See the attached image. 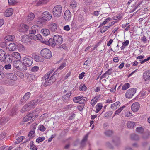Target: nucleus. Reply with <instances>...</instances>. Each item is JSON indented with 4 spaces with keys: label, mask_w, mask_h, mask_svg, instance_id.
Here are the masks:
<instances>
[{
    "label": "nucleus",
    "mask_w": 150,
    "mask_h": 150,
    "mask_svg": "<svg viewBox=\"0 0 150 150\" xmlns=\"http://www.w3.org/2000/svg\"><path fill=\"white\" fill-rule=\"evenodd\" d=\"M59 74L56 71L50 77V74H45L42 78V85L46 87L53 83L57 79Z\"/></svg>",
    "instance_id": "nucleus-1"
},
{
    "label": "nucleus",
    "mask_w": 150,
    "mask_h": 150,
    "mask_svg": "<svg viewBox=\"0 0 150 150\" xmlns=\"http://www.w3.org/2000/svg\"><path fill=\"white\" fill-rule=\"evenodd\" d=\"M63 39L62 37L58 35L54 36L53 38H50L49 40H44L42 41V43L48 45H51L52 47H54L55 45H59L62 43Z\"/></svg>",
    "instance_id": "nucleus-2"
},
{
    "label": "nucleus",
    "mask_w": 150,
    "mask_h": 150,
    "mask_svg": "<svg viewBox=\"0 0 150 150\" xmlns=\"http://www.w3.org/2000/svg\"><path fill=\"white\" fill-rule=\"evenodd\" d=\"M52 18L51 14L48 11H45L42 13L41 16L38 18V21L41 24L49 21Z\"/></svg>",
    "instance_id": "nucleus-3"
},
{
    "label": "nucleus",
    "mask_w": 150,
    "mask_h": 150,
    "mask_svg": "<svg viewBox=\"0 0 150 150\" xmlns=\"http://www.w3.org/2000/svg\"><path fill=\"white\" fill-rule=\"evenodd\" d=\"M62 9L61 5H57L53 9V14L55 17H60L62 15Z\"/></svg>",
    "instance_id": "nucleus-4"
},
{
    "label": "nucleus",
    "mask_w": 150,
    "mask_h": 150,
    "mask_svg": "<svg viewBox=\"0 0 150 150\" xmlns=\"http://www.w3.org/2000/svg\"><path fill=\"white\" fill-rule=\"evenodd\" d=\"M41 55L44 58L47 59H50L52 56L51 52L50 50L47 48L42 49L40 52Z\"/></svg>",
    "instance_id": "nucleus-5"
},
{
    "label": "nucleus",
    "mask_w": 150,
    "mask_h": 150,
    "mask_svg": "<svg viewBox=\"0 0 150 150\" xmlns=\"http://www.w3.org/2000/svg\"><path fill=\"white\" fill-rule=\"evenodd\" d=\"M33 61V58L29 56H25L23 58V62L28 67H30L32 65Z\"/></svg>",
    "instance_id": "nucleus-6"
},
{
    "label": "nucleus",
    "mask_w": 150,
    "mask_h": 150,
    "mask_svg": "<svg viewBox=\"0 0 150 150\" xmlns=\"http://www.w3.org/2000/svg\"><path fill=\"white\" fill-rule=\"evenodd\" d=\"M136 89L134 88H131L128 90L125 93V96L127 98H130L136 93Z\"/></svg>",
    "instance_id": "nucleus-7"
},
{
    "label": "nucleus",
    "mask_w": 150,
    "mask_h": 150,
    "mask_svg": "<svg viewBox=\"0 0 150 150\" xmlns=\"http://www.w3.org/2000/svg\"><path fill=\"white\" fill-rule=\"evenodd\" d=\"M143 76L144 81L147 83H148L150 80V71L148 70L144 72Z\"/></svg>",
    "instance_id": "nucleus-8"
},
{
    "label": "nucleus",
    "mask_w": 150,
    "mask_h": 150,
    "mask_svg": "<svg viewBox=\"0 0 150 150\" xmlns=\"http://www.w3.org/2000/svg\"><path fill=\"white\" fill-rule=\"evenodd\" d=\"M40 102L38 99L32 101L28 103L26 105L28 106L29 109L30 110L32 108H34L37 105L38 103Z\"/></svg>",
    "instance_id": "nucleus-9"
},
{
    "label": "nucleus",
    "mask_w": 150,
    "mask_h": 150,
    "mask_svg": "<svg viewBox=\"0 0 150 150\" xmlns=\"http://www.w3.org/2000/svg\"><path fill=\"white\" fill-rule=\"evenodd\" d=\"M30 39L31 40H40V41L42 42V41H44L43 40L42 36L41 35L37 33L36 35L35 34H32L30 36Z\"/></svg>",
    "instance_id": "nucleus-10"
},
{
    "label": "nucleus",
    "mask_w": 150,
    "mask_h": 150,
    "mask_svg": "<svg viewBox=\"0 0 150 150\" xmlns=\"http://www.w3.org/2000/svg\"><path fill=\"white\" fill-rule=\"evenodd\" d=\"M49 28L50 30L52 32H54L56 31L58 26L57 25L54 23L51 22L49 25Z\"/></svg>",
    "instance_id": "nucleus-11"
},
{
    "label": "nucleus",
    "mask_w": 150,
    "mask_h": 150,
    "mask_svg": "<svg viewBox=\"0 0 150 150\" xmlns=\"http://www.w3.org/2000/svg\"><path fill=\"white\" fill-rule=\"evenodd\" d=\"M6 76L9 79L13 80H16L17 79V76L12 73H7L6 74Z\"/></svg>",
    "instance_id": "nucleus-12"
},
{
    "label": "nucleus",
    "mask_w": 150,
    "mask_h": 150,
    "mask_svg": "<svg viewBox=\"0 0 150 150\" xmlns=\"http://www.w3.org/2000/svg\"><path fill=\"white\" fill-rule=\"evenodd\" d=\"M139 108V104L138 102H135L131 106L132 110L135 112H137Z\"/></svg>",
    "instance_id": "nucleus-13"
},
{
    "label": "nucleus",
    "mask_w": 150,
    "mask_h": 150,
    "mask_svg": "<svg viewBox=\"0 0 150 150\" xmlns=\"http://www.w3.org/2000/svg\"><path fill=\"white\" fill-rule=\"evenodd\" d=\"M64 18L67 21H69L71 19V13L69 10H67L64 14Z\"/></svg>",
    "instance_id": "nucleus-14"
},
{
    "label": "nucleus",
    "mask_w": 150,
    "mask_h": 150,
    "mask_svg": "<svg viewBox=\"0 0 150 150\" xmlns=\"http://www.w3.org/2000/svg\"><path fill=\"white\" fill-rule=\"evenodd\" d=\"M36 28H38V26L37 25H35L32 26L29 31V34L32 35L36 34L38 33V30Z\"/></svg>",
    "instance_id": "nucleus-15"
},
{
    "label": "nucleus",
    "mask_w": 150,
    "mask_h": 150,
    "mask_svg": "<svg viewBox=\"0 0 150 150\" xmlns=\"http://www.w3.org/2000/svg\"><path fill=\"white\" fill-rule=\"evenodd\" d=\"M13 10L11 8H9L7 9L4 13V16L8 17L11 16L13 14Z\"/></svg>",
    "instance_id": "nucleus-16"
},
{
    "label": "nucleus",
    "mask_w": 150,
    "mask_h": 150,
    "mask_svg": "<svg viewBox=\"0 0 150 150\" xmlns=\"http://www.w3.org/2000/svg\"><path fill=\"white\" fill-rule=\"evenodd\" d=\"M19 31L20 32H26L29 28V27L26 25L24 24H21Z\"/></svg>",
    "instance_id": "nucleus-17"
},
{
    "label": "nucleus",
    "mask_w": 150,
    "mask_h": 150,
    "mask_svg": "<svg viewBox=\"0 0 150 150\" xmlns=\"http://www.w3.org/2000/svg\"><path fill=\"white\" fill-rule=\"evenodd\" d=\"M4 59L3 62L5 63H11L12 62V60L11 57L9 54H7L5 56L4 58Z\"/></svg>",
    "instance_id": "nucleus-18"
},
{
    "label": "nucleus",
    "mask_w": 150,
    "mask_h": 150,
    "mask_svg": "<svg viewBox=\"0 0 150 150\" xmlns=\"http://www.w3.org/2000/svg\"><path fill=\"white\" fill-rule=\"evenodd\" d=\"M35 61L37 62H41L44 61V59L42 56H39L38 55H35L34 57Z\"/></svg>",
    "instance_id": "nucleus-19"
},
{
    "label": "nucleus",
    "mask_w": 150,
    "mask_h": 150,
    "mask_svg": "<svg viewBox=\"0 0 150 150\" xmlns=\"http://www.w3.org/2000/svg\"><path fill=\"white\" fill-rule=\"evenodd\" d=\"M30 36L27 35H24L22 36L21 41L22 42L27 43L30 41Z\"/></svg>",
    "instance_id": "nucleus-20"
},
{
    "label": "nucleus",
    "mask_w": 150,
    "mask_h": 150,
    "mask_svg": "<svg viewBox=\"0 0 150 150\" xmlns=\"http://www.w3.org/2000/svg\"><path fill=\"white\" fill-rule=\"evenodd\" d=\"M31 93L30 92L26 93L21 99V101H25L28 100L30 97Z\"/></svg>",
    "instance_id": "nucleus-21"
},
{
    "label": "nucleus",
    "mask_w": 150,
    "mask_h": 150,
    "mask_svg": "<svg viewBox=\"0 0 150 150\" xmlns=\"http://www.w3.org/2000/svg\"><path fill=\"white\" fill-rule=\"evenodd\" d=\"M27 66H26L23 62L21 61V63L20 64L19 66L18 70H21L22 71H25L27 69Z\"/></svg>",
    "instance_id": "nucleus-22"
},
{
    "label": "nucleus",
    "mask_w": 150,
    "mask_h": 150,
    "mask_svg": "<svg viewBox=\"0 0 150 150\" xmlns=\"http://www.w3.org/2000/svg\"><path fill=\"white\" fill-rule=\"evenodd\" d=\"M34 117L33 115L32 112H31L25 117L24 119L25 122H27L30 120H31Z\"/></svg>",
    "instance_id": "nucleus-23"
},
{
    "label": "nucleus",
    "mask_w": 150,
    "mask_h": 150,
    "mask_svg": "<svg viewBox=\"0 0 150 150\" xmlns=\"http://www.w3.org/2000/svg\"><path fill=\"white\" fill-rule=\"evenodd\" d=\"M16 45L14 43L10 44L8 46L7 48L10 51H13L16 48Z\"/></svg>",
    "instance_id": "nucleus-24"
},
{
    "label": "nucleus",
    "mask_w": 150,
    "mask_h": 150,
    "mask_svg": "<svg viewBox=\"0 0 150 150\" xmlns=\"http://www.w3.org/2000/svg\"><path fill=\"white\" fill-rule=\"evenodd\" d=\"M21 63V61L20 60H15L13 62V67L18 70Z\"/></svg>",
    "instance_id": "nucleus-25"
},
{
    "label": "nucleus",
    "mask_w": 150,
    "mask_h": 150,
    "mask_svg": "<svg viewBox=\"0 0 150 150\" xmlns=\"http://www.w3.org/2000/svg\"><path fill=\"white\" fill-rule=\"evenodd\" d=\"M112 142L116 146H118L120 143V139L117 137H114L112 139Z\"/></svg>",
    "instance_id": "nucleus-26"
},
{
    "label": "nucleus",
    "mask_w": 150,
    "mask_h": 150,
    "mask_svg": "<svg viewBox=\"0 0 150 150\" xmlns=\"http://www.w3.org/2000/svg\"><path fill=\"white\" fill-rule=\"evenodd\" d=\"M120 105V103L119 101H117L115 103L112 104L111 107L112 109L115 110L118 108Z\"/></svg>",
    "instance_id": "nucleus-27"
},
{
    "label": "nucleus",
    "mask_w": 150,
    "mask_h": 150,
    "mask_svg": "<svg viewBox=\"0 0 150 150\" xmlns=\"http://www.w3.org/2000/svg\"><path fill=\"white\" fill-rule=\"evenodd\" d=\"M82 98V96L75 97L73 99V101L76 103H81V102H81Z\"/></svg>",
    "instance_id": "nucleus-28"
},
{
    "label": "nucleus",
    "mask_w": 150,
    "mask_h": 150,
    "mask_svg": "<svg viewBox=\"0 0 150 150\" xmlns=\"http://www.w3.org/2000/svg\"><path fill=\"white\" fill-rule=\"evenodd\" d=\"M41 32L42 34L44 36H46L50 34V31L48 29H43L41 30Z\"/></svg>",
    "instance_id": "nucleus-29"
},
{
    "label": "nucleus",
    "mask_w": 150,
    "mask_h": 150,
    "mask_svg": "<svg viewBox=\"0 0 150 150\" xmlns=\"http://www.w3.org/2000/svg\"><path fill=\"white\" fill-rule=\"evenodd\" d=\"M88 134H86L83 139H82L81 143V147H83L84 146L87 140L88 137Z\"/></svg>",
    "instance_id": "nucleus-30"
},
{
    "label": "nucleus",
    "mask_w": 150,
    "mask_h": 150,
    "mask_svg": "<svg viewBox=\"0 0 150 150\" xmlns=\"http://www.w3.org/2000/svg\"><path fill=\"white\" fill-rule=\"evenodd\" d=\"M34 14L33 13H30L27 17V22L28 23L30 21L33 20L34 19Z\"/></svg>",
    "instance_id": "nucleus-31"
},
{
    "label": "nucleus",
    "mask_w": 150,
    "mask_h": 150,
    "mask_svg": "<svg viewBox=\"0 0 150 150\" xmlns=\"http://www.w3.org/2000/svg\"><path fill=\"white\" fill-rule=\"evenodd\" d=\"M130 138L131 139L134 140H138L139 139V136L135 134H132L130 135Z\"/></svg>",
    "instance_id": "nucleus-32"
},
{
    "label": "nucleus",
    "mask_w": 150,
    "mask_h": 150,
    "mask_svg": "<svg viewBox=\"0 0 150 150\" xmlns=\"http://www.w3.org/2000/svg\"><path fill=\"white\" fill-rule=\"evenodd\" d=\"M9 120V118L8 117H3L1 120L0 122L2 124H5L6 122Z\"/></svg>",
    "instance_id": "nucleus-33"
},
{
    "label": "nucleus",
    "mask_w": 150,
    "mask_h": 150,
    "mask_svg": "<svg viewBox=\"0 0 150 150\" xmlns=\"http://www.w3.org/2000/svg\"><path fill=\"white\" fill-rule=\"evenodd\" d=\"M5 39L8 41H13L15 40V38L13 35H8L5 37Z\"/></svg>",
    "instance_id": "nucleus-34"
},
{
    "label": "nucleus",
    "mask_w": 150,
    "mask_h": 150,
    "mask_svg": "<svg viewBox=\"0 0 150 150\" xmlns=\"http://www.w3.org/2000/svg\"><path fill=\"white\" fill-rule=\"evenodd\" d=\"M150 136V132L148 131H146L142 136V137L144 139L148 138Z\"/></svg>",
    "instance_id": "nucleus-35"
},
{
    "label": "nucleus",
    "mask_w": 150,
    "mask_h": 150,
    "mask_svg": "<svg viewBox=\"0 0 150 150\" xmlns=\"http://www.w3.org/2000/svg\"><path fill=\"white\" fill-rule=\"evenodd\" d=\"M127 126L128 128H132L135 125V123L134 122L129 121L127 122Z\"/></svg>",
    "instance_id": "nucleus-36"
},
{
    "label": "nucleus",
    "mask_w": 150,
    "mask_h": 150,
    "mask_svg": "<svg viewBox=\"0 0 150 150\" xmlns=\"http://www.w3.org/2000/svg\"><path fill=\"white\" fill-rule=\"evenodd\" d=\"M30 110L28 106L26 105H25L21 109V112L22 113H24L25 112H27Z\"/></svg>",
    "instance_id": "nucleus-37"
},
{
    "label": "nucleus",
    "mask_w": 150,
    "mask_h": 150,
    "mask_svg": "<svg viewBox=\"0 0 150 150\" xmlns=\"http://www.w3.org/2000/svg\"><path fill=\"white\" fill-rule=\"evenodd\" d=\"M77 6L76 2L75 1H72L70 4V7L72 9L76 7Z\"/></svg>",
    "instance_id": "nucleus-38"
},
{
    "label": "nucleus",
    "mask_w": 150,
    "mask_h": 150,
    "mask_svg": "<svg viewBox=\"0 0 150 150\" xmlns=\"http://www.w3.org/2000/svg\"><path fill=\"white\" fill-rule=\"evenodd\" d=\"M48 2V0H40L37 3L38 6H40L42 4H45Z\"/></svg>",
    "instance_id": "nucleus-39"
},
{
    "label": "nucleus",
    "mask_w": 150,
    "mask_h": 150,
    "mask_svg": "<svg viewBox=\"0 0 150 150\" xmlns=\"http://www.w3.org/2000/svg\"><path fill=\"white\" fill-rule=\"evenodd\" d=\"M71 93L70 92L69 93H67L66 95L63 96L62 98L63 100H68L70 96L71 95Z\"/></svg>",
    "instance_id": "nucleus-40"
},
{
    "label": "nucleus",
    "mask_w": 150,
    "mask_h": 150,
    "mask_svg": "<svg viewBox=\"0 0 150 150\" xmlns=\"http://www.w3.org/2000/svg\"><path fill=\"white\" fill-rule=\"evenodd\" d=\"M125 107L124 106L122 107H120L118 110H116L114 114V115L115 116V115H118L123 110V108Z\"/></svg>",
    "instance_id": "nucleus-41"
},
{
    "label": "nucleus",
    "mask_w": 150,
    "mask_h": 150,
    "mask_svg": "<svg viewBox=\"0 0 150 150\" xmlns=\"http://www.w3.org/2000/svg\"><path fill=\"white\" fill-rule=\"evenodd\" d=\"M96 113L98 112L102 108V105L100 103H98L96 106Z\"/></svg>",
    "instance_id": "nucleus-42"
},
{
    "label": "nucleus",
    "mask_w": 150,
    "mask_h": 150,
    "mask_svg": "<svg viewBox=\"0 0 150 150\" xmlns=\"http://www.w3.org/2000/svg\"><path fill=\"white\" fill-rule=\"evenodd\" d=\"M106 87H105L104 88V91L106 90H109L110 92H114L115 91V88H113V89H110V87H109V85H108V86H106Z\"/></svg>",
    "instance_id": "nucleus-43"
},
{
    "label": "nucleus",
    "mask_w": 150,
    "mask_h": 150,
    "mask_svg": "<svg viewBox=\"0 0 150 150\" xmlns=\"http://www.w3.org/2000/svg\"><path fill=\"white\" fill-rule=\"evenodd\" d=\"M12 55L13 57H14L15 58L17 59H19L20 58V54L16 52H14Z\"/></svg>",
    "instance_id": "nucleus-44"
},
{
    "label": "nucleus",
    "mask_w": 150,
    "mask_h": 150,
    "mask_svg": "<svg viewBox=\"0 0 150 150\" xmlns=\"http://www.w3.org/2000/svg\"><path fill=\"white\" fill-rule=\"evenodd\" d=\"M17 47L20 51H22L25 50L24 46L21 44H19L17 46Z\"/></svg>",
    "instance_id": "nucleus-45"
},
{
    "label": "nucleus",
    "mask_w": 150,
    "mask_h": 150,
    "mask_svg": "<svg viewBox=\"0 0 150 150\" xmlns=\"http://www.w3.org/2000/svg\"><path fill=\"white\" fill-rule=\"evenodd\" d=\"M87 89L85 85L81 84L79 86V90L81 91H85Z\"/></svg>",
    "instance_id": "nucleus-46"
},
{
    "label": "nucleus",
    "mask_w": 150,
    "mask_h": 150,
    "mask_svg": "<svg viewBox=\"0 0 150 150\" xmlns=\"http://www.w3.org/2000/svg\"><path fill=\"white\" fill-rule=\"evenodd\" d=\"M130 87V84L128 83H125L122 86V89L125 90L127 89Z\"/></svg>",
    "instance_id": "nucleus-47"
},
{
    "label": "nucleus",
    "mask_w": 150,
    "mask_h": 150,
    "mask_svg": "<svg viewBox=\"0 0 150 150\" xmlns=\"http://www.w3.org/2000/svg\"><path fill=\"white\" fill-rule=\"evenodd\" d=\"M24 139V137L20 136L16 140L15 142V143L16 144H18L20 142H21L22 140Z\"/></svg>",
    "instance_id": "nucleus-48"
},
{
    "label": "nucleus",
    "mask_w": 150,
    "mask_h": 150,
    "mask_svg": "<svg viewBox=\"0 0 150 150\" xmlns=\"http://www.w3.org/2000/svg\"><path fill=\"white\" fill-rule=\"evenodd\" d=\"M136 131L138 133L142 134L144 131V129L141 127H138L136 128Z\"/></svg>",
    "instance_id": "nucleus-49"
},
{
    "label": "nucleus",
    "mask_w": 150,
    "mask_h": 150,
    "mask_svg": "<svg viewBox=\"0 0 150 150\" xmlns=\"http://www.w3.org/2000/svg\"><path fill=\"white\" fill-rule=\"evenodd\" d=\"M5 69L6 70H9L11 69L12 66L10 64H5L4 67Z\"/></svg>",
    "instance_id": "nucleus-50"
},
{
    "label": "nucleus",
    "mask_w": 150,
    "mask_h": 150,
    "mask_svg": "<svg viewBox=\"0 0 150 150\" xmlns=\"http://www.w3.org/2000/svg\"><path fill=\"white\" fill-rule=\"evenodd\" d=\"M45 139V137H40L36 139V142L39 143L44 141Z\"/></svg>",
    "instance_id": "nucleus-51"
},
{
    "label": "nucleus",
    "mask_w": 150,
    "mask_h": 150,
    "mask_svg": "<svg viewBox=\"0 0 150 150\" xmlns=\"http://www.w3.org/2000/svg\"><path fill=\"white\" fill-rule=\"evenodd\" d=\"M105 134L107 136H110L113 134V132L111 130H108L105 132Z\"/></svg>",
    "instance_id": "nucleus-52"
},
{
    "label": "nucleus",
    "mask_w": 150,
    "mask_h": 150,
    "mask_svg": "<svg viewBox=\"0 0 150 150\" xmlns=\"http://www.w3.org/2000/svg\"><path fill=\"white\" fill-rule=\"evenodd\" d=\"M16 74L21 79H22L24 77V75L23 73L20 71H17Z\"/></svg>",
    "instance_id": "nucleus-53"
},
{
    "label": "nucleus",
    "mask_w": 150,
    "mask_h": 150,
    "mask_svg": "<svg viewBox=\"0 0 150 150\" xmlns=\"http://www.w3.org/2000/svg\"><path fill=\"white\" fill-rule=\"evenodd\" d=\"M35 131L34 130H32L30 131L28 135V136L30 138H33L34 136Z\"/></svg>",
    "instance_id": "nucleus-54"
},
{
    "label": "nucleus",
    "mask_w": 150,
    "mask_h": 150,
    "mask_svg": "<svg viewBox=\"0 0 150 150\" xmlns=\"http://www.w3.org/2000/svg\"><path fill=\"white\" fill-rule=\"evenodd\" d=\"M17 109L15 108L11 110V115L12 116H13L15 115L17 113Z\"/></svg>",
    "instance_id": "nucleus-55"
},
{
    "label": "nucleus",
    "mask_w": 150,
    "mask_h": 150,
    "mask_svg": "<svg viewBox=\"0 0 150 150\" xmlns=\"http://www.w3.org/2000/svg\"><path fill=\"white\" fill-rule=\"evenodd\" d=\"M38 129L40 131H44L46 129L45 127L43 125H40L38 127Z\"/></svg>",
    "instance_id": "nucleus-56"
},
{
    "label": "nucleus",
    "mask_w": 150,
    "mask_h": 150,
    "mask_svg": "<svg viewBox=\"0 0 150 150\" xmlns=\"http://www.w3.org/2000/svg\"><path fill=\"white\" fill-rule=\"evenodd\" d=\"M39 67L37 66H34L31 69V71L34 72H36L39 69Z\"/></svg>",
    "instance_id": "nucleus-57"
},
{
    "label": "nucleus",
    "mask_w": 150,
    "mask_h": 150,
    "mask_svg": "<svg viewBox=\"0 0 150 150\" xmlns=\"http://www.w3.org/2000/svg\"><path fill=\"white\" fill-rule=\"evenodd\" d=\"M112 69L110 68L107 71H106L105 73H104V76L106 75H109L112 72Z\"/></svg>",
    "instance_id": "nucleus-58"
},
{
    "label": "nucleus",
    "mask_w": 150,
    "mask_h": 150,
    "mask_svg": "<svg viewBox=\"0 0 150 150\" xmlns=\"http://www.w3.org/2000/svg\"><path fill=\"white\" fill-rule=\"evenodd\" d=\"M8 2L10 5H14L17 2V0H8Z\"/></svg>",
    "instance_id": "nucleus-59"
},
{
    "label": "nucleus",
    "mask_w": 150,
    "mask_h": 150,
    "mask_svg": "<svg viewBox=\"0 0 150 150\" xmlns=\"http://www.w3.org/2000/svg\"><path fill=\"white\" fill-rule=\"evenodd\" d=\"M132 115V114L129 111L125 113V116L128 117H130Z\"/></svg>",
    "instance_id": "nucleus-60"
},
{
    "label": "nucleus",
    "mask_w": 150,
    "mask_h": 150,
    "mask_svg": "<svg viewBox=\"0 0 150 150\" xmlns=\"http://www.w3.org/2000/svg\"><path fill=\"white\" fill-rule=\"evenodd\" d=\"M113 113L111 111H109L105 114V116L106 117L111 115Z\"/></svg>",
    "instance_id": "nucleus-61"
},
{
    "label": "nucleus",
    "mask_w": 150,
    "mask_h": 150,
    "mask_svg": "<svg viewBox=\"0 0 150 150\" xmlns=\"http://www.w3.org/2000/svg\"><path fill=\"white\" fill-rule=\"evenodd\" d=\"M59 48L60 50L62 49L66 50L67 49V46L66 44H63L59 47Z\"/></svg>",
    "instance_id": "nucleus-62"
},
{
    "label": "nucleus",
    "mask_w": 150,
    "mask_h": 150,
    "mask_svg": "<svg viewBox=\"0 0 150 150\" xmlns=\"http://www.w3.org/2000/svg\"><path fill=\"white\" fill-rule=\"evenodd\" d=\"M29 77L32 80H33L35 79L36 76L35 75H34L29 74Z\"/></svg>",
    "instance_id": "nucleus-63"
},
{
    "label": "nucleus",
    "mask_w": 150,
    "mask_h": 150,
    "mask_svg": "<svg viewBox=\"0 0 150 150\" xmlns=\"http://www.w3.org/2000/svg\"><path fill=\"white\" fill-rule=\"evenodd\" d=\"M111 20V18H110L108 17L106 18L104 21V25L105 24L108 23Z\"/></svg>",
    "instance_id": "nucleus-64"
}]
</instances>
